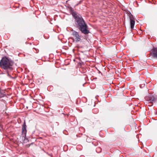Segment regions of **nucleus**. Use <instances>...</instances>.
Segmentation results:
<instances>
[{"instance_id":"39448f33","label":"nucleus","mask_w":157,"mask_h":157,"mask_svg":"<svg viewBox=\"0 0 157 157\" xmlns=\"http://www.w3.org/2000/svg\"><path fill=\"white\" fill-rule=\"evenodd\" d=\"M143 101H145V103L147 105L148 103H153L157 101V99H144Z\"/></svg>"},{"instance_id":"1a4fd4ad","label":"nucleus","mask_w":157,"mask_h":157,"mask_svg":"<svg viewBox=\"0 0 157 157\" xmlns=\"http://www.w3.org/2000/svg\"><path fill=\"white\" fill-rule=\"evenodd\" d=\"M153 97V98H152L151 97H149V98H155V97H153Z\"/></svg>"},{"instance_id":"423d86ee","label":"nucleus","mask_w":157,"mask_h":157,"mask_svg":"<svg viewBox=\"0 0 157 157\" xmlns=\"http://www.w3.org/2000/svg\"><path fill=\"white\" fill-rule=\"evenodd\" d=\"M26 126L25 122H24L22 126V137L25 138L26 133Z\"/></svg>"},{"instance_id":"f257e3e1","label":"nucleus","mask_w":157,"mask_h":157,"mask_svg":"<svg viewBox=\"0 0 157 157\" xmlns=\"http://www.w3.org/2000/svg\"><path fill=\"white\" fill-rule=\"evenodd\" d=\"M72 14L75 19V23L77 27L81 33L85 35L89 33L88 27L81 16L75 12H73Z\"/></svg>"},{"instance_id":"f03ea898","label":"nucleus","mask_w":157,"mask_h":157,"mask_svg":"<svg viewBox=\"0 0 157 157\" xmlns=\"http://www.w3.org/2000/svg\"><path fill=\"white\" fill-rule=\"evenodd\" d=\"M13 65V62L6 57H3L0 62V67L5 70H12Z\"/></svg>"},{"instance_id":"20e7f679","label":"nucleus","mask_w":157,"mask_h":157,"mask_svg":"<svg viewBox=\"0 0 157 157\" xmlns=\"http://www.w3.org/2000/svg\"><path fill=\"white\" fill-rule=\"evenodd\" d=\"M128 16L130 19L131 28L132 29H133L135 24V21L134 20V17L133 15L130 12L128 13Z\"/></svg>"},{"instance_id":"6e6552de","label":"nucleus","mask_w":157,"mask_h":157,"mask_svg":"<svg viewBox=\"0 0 157 157\" xmlns=\"http://www.w3.org/2000/svg\"><path fill=\"white\" fill-rule=\"evenodd\" d=\"M33 50L34 52L36 53H38L39 52L38 49L36 48H33Z\"/></svg>"},{"instance_id":"0eeeda50","label":"nucleus","mask_w":157,"mask_h":157,"mask_svg":"<svg viewBox=\"0 0 157 157\" xmlns=\"http://www.w3.org/2000/svg\"><path fill=\"white\" fill-rule=\"evenodd\" d=\"M151 55L153 58L157 59V48H153L151 53Z\"/></svg>"},{"instance_id":"7ed1b4c3","label":"nucleus","mask_w":157,"mask_h":157,"mask_svg":"<svg viewBox=\"0 0 157 157\" xmlns=\"http://www.w3.org/2000/svg\"><path fill=\"white\" fill-rule=\"evenodd\" d=\"M72 35L73 36L74 40L76 42H79L81 40V36L78 33L72 30Z\"/></svg>"}]
</instances>
